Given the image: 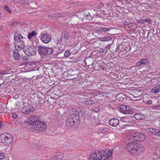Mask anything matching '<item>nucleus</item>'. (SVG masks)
I'll list each match as a JSON object with an SVG mask.
<instances>
[{
  "mask_svg": "<svg viewBox=\"0 0 160 160\" xmlns=\"http://www.w3.org/2000/svg\"><path fill=\"white\" fill-rule=\"evenodd\" d=\"M100 7L99 6H97V7L96 8H95L94 9V11H97L98 12H100Z\"/></svg>",
  "mask_w": 160,
  "mask_h": 160,
  "instance_id": "36",
  "label": "nucleus"
},
{
  "mask_svg": "<svg viewBox=\"0 0 160 160\" xmlns=\"http://www.w3.org/2000/svg\"><path fill=\"white\" fill-rule=\"evenodd\" d=\"M8 71L7 70L4 71H0V75H1L3 74H8Z\"/></svg>",
  "mask_w": 160,
  "mask_h": 160,
  "instance_id": "35",
  "label": "nucleus"
},
{
  "mask_svg": "<svg viewBox=\"0 0 160 160\" xmlns=\"http://www.w3.org/2000/svg\"><path fill=\"white\" fill-rule=\"evenodd\" d=\"M105 39V41H108L109 39V37H104Z\"/></svg>",
  "mask_w": 160,
  "mask_h": 160,
  "instance_id": "46",
  "label": "nucleus"
},
{
  "mask_svg": "<svg viewBox=\"0 0 160 160\" xmlns=\"http://www.w3.org/2000/svg\"><path fill=\"white\" fill-rule=\"evenodd\" d=\"M89 16L88 15L87 16V18H88V17Z\"/></svg>",
  "mask_w": 160,
  "mask_h": 160,
  "instance_id": "55",
  "label": "nucleus"
},
{
  "mask_svg": "<svg viewBox=\"0 0 160 160\" xmlns=\"http://www.w3.org/2000/svg\"><path fill=\"white\" fill-rule=\"evenodd\" d=\"M71 116H72V121L74 122L75 125L77 124L80 123L79 116L77 113L72 114Z\"/></svg>",
  "mask_w": 160,
  "mask_h": 160,
  "instance_id": "12",
  "label": "nucleus"
},
{
  "mask_svg": "<svg viewBox=\"0 0 160 160\" xmlns=\"http://www.w3.org/2000/svg\"><path fill=\"white\" fill-rule=\"evenodd\" d=\"M130 23H131L129 21V20H128V19H125L123 21V23L124 24L128 25Z\"/></svg>",
  "mask_w": 160,
  "mask_h": 160,
  "instance_id": "30",
  "label": "nucleus"
},
{
  "mask_svg": "<svg viewBox=\"0 0 160 160\" xmlns=\"http://www.w3.org/2000/svg\"><path fill=\"white\" fill-rule=\"evenodd\" d=\"M70 54V52L69 51H67L65 52L64 53V55L66 57H68Z\"/></svg>",
  "mask_w": 160,
  "mask_h": 160,
  "instance_id": "31",
  "label": "nucleus"
},
{
  "mask_svg": "<svg viewBox=\"0 0 160 160\" xmlns=\"http://www.w3.org/2000/svg\"><path fill=\"white\" fill-rule=\"evenodd\" d=\"M104 151H96L94 153H92L89 157V160H108L105 159V156H108V154L105 153Z\"/></svg>",
  "mask_w": 160,
  "mask_h": 160,
  "instance_id": "2",
  "label": "nucleus"
},
{
  "mask_svg": "<svg viewBox=\"0 0 160 160\" xmlns=\"http://www.w3.org/2000/svg\"><path fill=\"white\" fill-rule=\"evenodd\" d=\"M82 103L88 105H92L93 103V101L91 100L84 99L82 101Z\"/></svg>",
  "mask_w": 160,
  "mask_h": 160,
  "instance_id": "21",
  "label": "nucleus"
},
{
  "mask_svg": "<svg viewBox=\"0 0 160 160\" xmlns=\"http://www.w3.org/2000/svg\"><path fill=\"white\" fill-rule=\"evenodd\" d=\"M159 106L156 105L152 106V108H157Z\"/></svg>",
  "mask_w": 160,
  "mask_h": 160,
  "instance_id": "43",
  "label": "nucleus"
},
{
  "mask_svg": "<svg viewBox=\"0 0 160 160\" xmlns=\"http://www.w3.org/2000/svg\"><path fill=\"white\" fill-rule=\"evenodd\" d=\"M126 1L127 2V3H131V0H126Z\"/></svg>",
  "mask_w": 160,
  "mask_h": 160,
  "instance_id": "50",
  "label": "nucleus"
},
{
  "mask_svg": "<svg viewBox=\"0 0 160 160\" xmlns=\"http://www.w3.org/2000/svg\"><path fill=\"white\" fill-rule=\"evenodd\" d=\"M13 141V137L9 134H2L0 135V142L7 145L11 144Z\"/></svg>",
  "mask_w": 160,
  "mask_h": 160,
  "instance_id": "4",
  "label": "nucleus"
},
{
  "mask_svg": "<svg viewBox=\"0 0 160 160\" xmlns=\"http://www.w3.org/2000/svg\"><path fill=\"white\" fill-rule=\"evenodd\" d=\"M138 136V141H143L145 139L144 135L142 133H139V134H137Z\"/></svg>",
  "mask_w": 160,
  "mask_h": 160,
  "instance_id": "25",
  "label": "nucleus"
},
{
  "mask_svg": "<svg viewBox=\"0 0 160 160\" xmlns=\"http://www.w3.org/2000/svg\"><path fill=\"white\" fill-rule=\"evenodd\" d=\"M138 145V143H136L135 141H132L131 142L129 143L127 145V148L128 150L132 153L134 147H137Z\"/></svg>",
  "mask_w": 160,
  "mask_h": 160,
  "instance_id": "9",
  "label": "nucleus"
},
{
  "mask_svg": "<svg viewBox=\"0 0 160 160\" xmlns=\"http://www.w3.org/2000/svg\"><path fill=\"white\" fill-rule=\"evenodd\" d=\"M151 92L152 93H156L157 92H160V85L156 87L153 88L151 91Z\"/></svg>",
  "mask_w": 160,
  "mask_h": 160,
  "instance_id": "19",
  "label": "nucleus"
},
{
  "mask_svg": "<svg viewBox=\"0 0 160 160\" xmlns=\"http://www.w3.org/2000/svg\"><path fill=\"white\" fill-rule=\"evenodd\" d=\"M63 157V156L61 155V154L59 156V155H58V159H62V158Z\"/></svg>",
  "mask_w": 160,
  "mask_h": 160,
  "instance_id": "44",
  "label": "nucleus"
},
{
  "mask_svg": "<svg viewBox=\"0 0 160 160\" xmlns=\"http://www.w3.org/2000/svg\"><path fill=\"white\" fill-rule=\"evenodd\" d=\"M99 40L102 41H105V39L104 37L99 38Z\"/></svg>",
  "mask_w": 160,
  "mask_h": 160,
  "instance_id": "40",
  "label": "nucleus"
},
{
  "mask_svg": "<svg viewBox=\"0 0 160 160\" xmlns=\"http://www.w3.org/2000/svg\"><path fill=\"white\" fill-rule=\"evenodd\" d=\"M145 20H141V22H140L142 23H144L145 22Z\"/></svg>",
  "mask_w": 160,
  "mask_h": 160,
  "instance_id": "45",
  "label": "nucleus"
},
{
  "mask_svg": "<svg viewBox=\"0 0 160 160\" xmlns=\"http://www.w3.org/2000/svg\"><path fill=\"white\" fill-rule=\"evenodd\" d=\"M98 133H104L107 132L108 129L104 126H101L97 128Z\"/></svg>",
  "mask_w": 160,
  "mask_h": 160,
  "instance_id": "17",
  "label": "nucleus"
},
{
  "mask_svg": "<svg viewBox=\"0 0 160 160\" xmlns=\"http://www.w3.org/2000/svg\"><path fill=\"white\" fill-rule=\"evenodd\" d=\"M4 8L5 10L9 12L10 13H11V11L9 10V9L8 8V6L6 5L4 6Z\"/></svg>",
  "mask_w": 160,
  "mask_h": 160,
  "instance_id": "32",
  "label": "nucleus"
},
{
  "mask_svg": "<svg viewBox=\"0 0 160 160\" xmlns=\"http://www.w3.org/2000/svg\"><path fill=\"white\" fill-rule=\"evenodd\" d=\"M133 149L134 150L132 151L131 153L135 155L140 153V152H142L144 149L143 146L141 144H138V146L134 147V148Z\"/></svg>",
  "mask_w": 160,
  "mask_h": 160,
  "instance_id": "10",
  "label": "nucleus"
},
{
  "mask_svg": "<svg viewBox=\"0 0 160 160\" xmlns=\"http://www.w3.org/2000/svg\"><path fill=\"white\" fill-rule=\"evenodd\" d=\"M79 20L77 15H73L71 17V22L72 25H75L78 24Z\"/></svg>",
  "mask_w": 160,
  "mask_h": 160,
  "instance_id": "14",
  "label": "nucleus"
},
{
  "mask_svg": "<svg viewBox=\"0 0 160 160\" xmlns=\"http://www.w3.org/2000/svg\"><path fill=\"white\" fill-rule=\"evenodd\" d=\"M137 134H139L138 132H136V133H133L131 134L130 135L129 138V139H130V138L131 139L135 140L136 141H138V135Z\"/></svg>",
  "mask_w": 160,
  "mask_h": 160,
  "instance_id": "18",
  "label": "nucleus"
},
{
  "mask_svg": "<svg viewBox=\"0 0 160 160\" xmlns=\"http://www.w3.org/2000/svg\"><path fill=\"white\" fill-rule=\"evenodd\" d=\"M145 22H147L149 21L150 19L149 18H147L145 19Z\"/></svg>",
  "mask_w": 160,
  "mask_h": 160,
  "instance_id": "51",
  "label": "nucleus"
},
{
  "mask_svg": "<svg viewBox=\"0 0 160 160\" xmlns=\"http://www.w3.org/2000/svg\"><path fill=\"white\" fill-rule=\"evenodd\" d=\"M22 58V59L24 60H27V57H24L23 58L21 57Z\"/></svg>",
  "mask_w": 160,
  "mask_h": 160,
  "instance_id": "47",
  "label": "nucleus"
},
{
  "mask_svg": "<svg viewBox=\"0 0 160 160\" xmlns=\"http://www.w3.org/2000/svg\"><path fill=\"white\" fill-rule=\"evenodd\" d=\"M23 52L27 56H31L34 55L36 52L34 51L33 48L30 46L28 47H26L23 50Z\"/></svg>",
  "mask_w": 160,
  "mask_h": 160,
  "instance_id": "7",
  "label": "nucleus"
},
{
  "mask_svg": "<svg viewBox=\"0 0 160 160\" xmlns=\"http://www.w3.org/2000/svg\"><path fill=\"white\" fill-rule=\"evenodd\" d=\"M41 39L43 43H47L51 40V36L47 33L42 34L41 35Z\"/></svg>",
  "mask_w": 160,
  "mask_h": 160,
  "instance_id": "8",
  "label": "nucleus"
},
{
  "mask_svg": "<svg viewBox=\"0 0 160 160\" xmlns=\"http://www.w3.org/2000/svg\"><path fill=\"white\" fill-rule=\"evenodd\" d=\"M157 129H155V128H150L149 129V132L153 134H155V133H156V130Z\"/></svg>",
  "mask_w": 160,
  "mask_h": 160,
  "instance_id": "28",
  "label": "nucleus"
},
{
  "mask_svg": "<svg viewBox=\"0 0 160 160\" xmlns=\"http://www.w3.org/2000/svg\"><path fill=\"white\" fill-rule=\"evenodd\" d=\"M72 116H70L67 119L66 123V127L68 128H70L75 125L74 122H73L72 121Z\"/></svg>",
  "mask_w": 160,
  "mask_h": 160,
  "instance_id": "11",
  "label": "nucleus"
},
{
  "mask_svg": "<svg viewBox=\"0 0 160 160\" xmlns=\"http://www.w3.org/2000/svg\"><path fill=\"white\" fill-rule=\"evenodd\" d=\"M38 52L41 55H43V54H46L47 48L42 46H39L38 47Z\"/></svg>",
  "mask_w": 160,
  "mask_h": 160,
  "instance_id": "15",
  "label": "nucleus"
},
{
  "mask_svg": "<svg viewBox=\"0 0 160 160\" xmlns=\"http://www.w3.org/2000/svg\"><path fill=\"white\" fill-rule=\"evenodd\" d=\"M134 118L137 120H141L144 118V116L142 114H136L134 115Z\"/></svg>",
  "mask_w": 160,
  "mask_h": 160,
  "instance_id": "20",
  "label": "nucleus"
},
{
  "mask_svg": "<svg viewBox=\"0 0 160 160\" xmlns=\"http://www.w3.org/2000/svg\"><path fill=\"white\" fill-rule=\"evenodd\" d=\"M13 56L14 59L18 61L20 59V56L19 53L18 52H13Z\"/></svg>",
  "mask_w": 160,
  "mask_h": 160,
  "instance_id": "23",
  "label": "nucleus"
},
{
  "mask_svg": "<svg viewBox=\"0 0 160 160\" xmlns=\"http://www.w3.org/2000/svg\"><path fill=\"white\" fill-rule=\"evenodd\" d=\"M14 39L15 40V47L16 50L19 51L25 47L23 37L19 35L17 36L15 35Z\"/></svg>",
  "mask_w": 160,
  "mask_h": 160,
  "instance_id": "3",
  "label": "nucleus"
},
{
  "mask_svg": "<svg viewBox=\"0 0 160 160\" xmlns=\"http://www.w3.org/2000/svg\"><path fill=\"white\" fill-rule=\"evenodd\" d=\"M92 110L95 112H98L100 111L99 109L96 108H94Z\"/></svg>",
  "mask_w": 160,
  "mask_h": 160,
  "instance_id": "37",
  "label": "nucleus"
},
{
  "mask_svg": "<svg viewBox=\"0 0 160 160\" xmlns=\"http://www.w3.org/2000/svg\"><path fill=\"white\" fill-rule=\"evenodd\" d=\"M14 2H15L16 3L17 2H18V1L17 0H15Z\"/></svg>",
  "mask_w": 160,
  "mask_h": 160,
  "instance_id": "53",
  "label": "nucleus"
},
{
  "mask_svg": "<svg viewBox=\"0 0 160 160\" xmlns=\"http://www.w3.org/2000/svg\"><path fill=\"white\" fill-rule=\"evenodd\" d=\"M2 28V26H0V30L1 29V28Z\"/></svg>",
  "mask_w": 160,
  "mask_h": 160,
  "instance_id": "54",
  "label": "nucleus"
},
{
  "mask_svg": "<svg viewBox=\"0 0 160 160\" xmlns=\"http://www.w3.org/2000/svg\"><path fill=\"white\" fill-rule=\"evenodd\" d=\"M54 52L53 49L51 48H47L46 54H52Z\"/></svg>",
  "mask_w": 160,
  "mask_h": 160,
  "instance_id": "24",
  "label": "nucleus"
},
{
  "mask_svg": "<svg viewBox=\"0 0 160 160\" xmlns=\"http://www.w3.org/2000/svg\"><path fill=\"white\" fill-rule=\"evenodd\" d=\"M152 103V101L151 100H149L146 103L149 105L151 104Z\"/></svg>",
  "mask_w": 160,
  "mask_h": 160,
  "instance_id": "41",
  "label": "nucleus"
},
{
  "mask_svg": "<svg viewBox=\"0 0 160 160\" xmlns=\"http://www.w3.org/2000/svg\"><path fill=\"white\" fill-rule=\"evenodd\" d=\"M148 63V60L145 59H142L137 63L136 66L137 67H143L144 65Z\"/></svg>",
  "mask_w": 160,
  "mask_h": 160,
  "instance_id": "13",
  "label": "nucleus"
},
{
  "mask_svg": "<svg viewBox=\"0 0 160 160\" xmlns=\"http://www.w3.org/2000/svg\"><path fill=\"white\" fill-rule=\"evenodd\" d=\"M12 118L16 119L18 118V115L15 113H13L12 114Z\"/></svg>",
  "mask_w": 160,
  "mask_h": 160,
  "instance_id": "39",
  "label": "nucleus"
},
{
  "mask_svg": "<svg viewBox=\"0 0 160 160\" xmlns=\"http://www.w3.org/2000/svg\"><path fill=\"white\" fill-rule=\"evenodd\" d=\"M155 134L160 136V131L158 129L156 130Z\"/></svg>",
  "mask_w": 160,
  "mask_h": 160,
  "instance_id": "38",
  "label": "nucleus"
},
{
  "mask_svg": "<svg viewBox=\"0 0 160 160\" xmlns=\"http://www.w3.org/2000/svg\"><path fill=\"white\" fill-rule=\"evenodd\" d=\"M3 126V124L0 122V128H2Z\"/></svg>",
  "mask_w": 160,
  "mask_h": 160,
  "instance_id": "48",
  "label": "nucleus"
},
{
  "mask_svg": "<svg viewBox=\"0 0 160 160\" xmlns=\"http://www.w3.org/2000/svg\"><path fill=\"white\" fill-rule=\"evenodd\" d=\"M69 35L67 33H65L64 36V38L68 40L69 39Z\"/></svg>",
  "mask_w": 160,
  "mask_h": 160,
  "instance_id": "34",
  "label": "nucleus"
},
{
  "mask_svg": "<svg viewBox=\"0 0 160 160\" xmlns=\"http://www.w3.org/2000/svg\"><path fill=\"white\" fill-rule=\"evenodd\" d=\"M15 23V22H9V23H8V25H12L14 23Z\"/></svg>",
  "mask_w": 160,
  "mask_h": 160,
  "instance_id": "49",
  "label": "nucleus"
},
{
  "mask_svg": "<svg viewBox=\"0 0 160 160\" xmlns=\"http://www.w3.org/2000/svg\"><path fill=\"white\" fill-rule=\"evenodd\" d=\"M5 157V155L2 152H0V159H2Z\"/></svg>",
  "mask_w": 160,
  "mask_h": 160,
  "instance_id": "33",
  "label": "nucleus"
},
{
  "mask_svg": "<svg viewBox=\"0 0 160 160\" xmlns=\"http://www.w3.org/2000/svg\"><path fill=\"white\" fill-rule=\"evenodd\" d=\"M31 125V128L39 132H43L46 129V125L43 122L38 120L37 117L32 116L28 121H25Z\"/></svg>",
  "mask_w": 160,
  "mask_h": 160,
  "instance_id": "1",
  "label": "nucleus"
},
{
  "mask_svg": "<svg viewBox=\"0 0 160 160\" xmlns=\"http://www.w3.org/2000/svg\"><path fill=\"white\" fill-rule=\"evenodd\" d=\"M100 52H103L104 51L103 49H101L100 50Z\"/></svg>",
  "mask_w": 160,
  "mask_h": 160,
  "instance_id": "52",
  "label": "nucleus"
},
{
  "mask_svg": "<svg viewBox=\"0 0 160 160\" xmlns=\"http://www.w3.org/2000/svg\"><path fill=\"white\" fill-rule=\"evenodd\" d=\"M119 108L120 111L124 114H132L133 111L132 110V108L128 106L125 105H121Z\"/></svg>",
  "mask_w": 160,
  "mask_h": 160,
  "instance_id": "5",
  "label": "nucleus"
},
{
  "mask_svg": "<svg viewBox=\"0 0 160 160\" xmlns=\"http://www.w3.org/2000/svg\"><path fill=\"white\" fill-rule=\"evenodd\" d=\"M119 123L118 120L116 118H113L110 119L109 121L110 125L112 126L116 127L117 126Z\"/></svg>",
  "mask_w": 160,
  "mask_h": 160,
  "instance_id": "16",
  "label": "nucleus"
},
{
  "mask_svg": "<svg viewBox=\"0 0 160 160\" xmlns=\"http://www.w3.org/2000/svg\"><path fill=\"white\" fill-rule=\"evenodd\" d=\"M31 0H22V2L23 4H27L31 2Z\"/></svg>",
  "mask_w": 160,
  "mask_h": 160,
  "instance_id": "29",
  "label": "nucleus"
},
{
  "mask_svg": "<svg viewBox=\"0 0 160 160\" xmlns=\"http://www.w3.org/2000/svg\"><path fill=\"white\" fill-rule=\"evenodd\" d=\"M36 35V34L35 32L32 31V32L28 34V39L30 40L32 37H33L34 35Z\"/></svg>",
  "mask_w": 160,
  "mask_h": 160,
  "instance_id": "27",
  "label": "nucleus"
},
{
  "mask_svg": "<svg viewBox=\"0 0 160 160\" xmlns=\"http://www.w3.org/2000/svg\"><path fill=\"white\" fill-rule=\"evenodd\" d=\"M110 29L107 28H99L98 29V32H106L109 31Z\"/></svg>",
  "mask_w": 160,
  "mask_h": 160,
  "instance_id": "22",
  "label": "nucleus"
},
{
  "mask_svg": "<svg viewBox=\"0 0 160 160\" xmlns=\"http://www.w3.org/2000/svg\"><path fill=\"white\" fill-rule=\"evenodd\" d=\"M56 14L57 15H58V14H52L50 15L49 16H50V17H55L56 16H57Z\"/></svg>",
  "mask_w": 160,
  "mask_h": 160,
  "instance_id": "42",
  "label": "nucleus"
},
{
  "mask_svg": "<svg viewBox=\"0 0 160 160\" xmlns=\"http://www.w3.org/2000/svg\"><path fill=\"white\" fill-rule=\"evenodd\" d=\"M34 108L32 106L27 104L21 108V111L24 114H28L33 111L34 110Z\"/></svg>",
  "mask_w": 160,
  "mask_h": 160,
  "instance_id": "6",
  "label": "nucleus"
},
{
  "mask_svg": "<svg viewBox=\"0 0 160 160\" xmlns=\"http://www.w3.org/2000/svg\"><path fill=\"white\" fill-rule=\"evenodd\" d=\"M112 151H113V150H110L109 151H108V152H106V151H104V154H105V153H106V154L107 153L108 154V155H109L108 156H104V157H106L105 159L108 160V157H109V156L110 157L111 156V154L112 153Z\"/></svg>",
  "mask_w": 160,
  "mask_h": 160,
  "instance_id": "26",
  "label": "nucleus"
}]
</instances>
